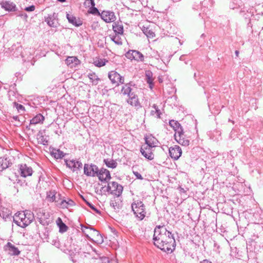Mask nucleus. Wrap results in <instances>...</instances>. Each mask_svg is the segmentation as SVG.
<instances>
[{
	"instance_id": "f257e3e1",
	"label": "nucleus",
	"mask_w": 263,
	"mask_h": 263,
	"mask_svg": "<svg viewBox=\"0 0 263 263\" xmlns=\"http://www.w3.org/2000/svg\"><path fill=\"white\" fill-rule=\"evenodd\" d=\"M153 240L156 247L168 253H172L175 249L176 241L174 235L164 225L155 227Z\"/></svg>"
},
{
	"instance_id": "f03ea898",
	"label": "nucleus",
	"mask_w": 263,
	"mask_h": 263,
	"mask_svg": "<svg viewBox=\"0 0 263 263\" xmlns=\"http://www.w3.org/2000/svg\"><path fill=\"white\" fill-rule=\"evenodd\" d=\"M33 218V214L30 211H19L13 216V222L17 226L25 228L31 223Z\"/></svg>"
},
{
	"instance_id": "7ed1b4c3",
	"label": "nucleus",
	"mask_w": 263,
	"mask_h": 263,
	"mask_svg": "<svg viewBox=\"0 0 263 263\" xmlns=\"http://www.w3.org/2000/svg\"><path fill=\"white\" fill-rule=\"evenodd\" d=\"M132 210L137 218L141 220L145 217L146 211L145 205L141 201H134L132 204Z\"/></svg>"
},
{
	"instance_id": "20e7f679",
	"label": "nucleus",
	"mask_w": 263,
	"mask_h": 263,
	"mask_svg": "<svg viewBox=\"0 0 263 263\" xmlns=\"http://www.w3.org/2000/svg\"><path fill=\"white\" fill-rule=\"evenodd\" d=\"M123 187L122 185L116 181L110 182L108 183L107 191L111 194L114 195L117 197H120L123 192Z\"/></svg>"
},
{
	"instance_id": "39448f33",
	"label": "nucleus",
	"mask_w": 263,
	"mask_h": 263,
	"mask_svg": "<svg viewBox=\"0 0 263 263\" xmlns=\"http://www.w3.org/2000/svg\"><path fill=\"white\" fill-rule=\"evenodd\" d=\"M80 257L93 258V254L96 253V250L90 244L87 243L80 249Z\"/></svg>"
},
{
	"instance_id": "423d86ee",
	"label": "nucleus",
	"mask_w": 263,
	"mask_h": 263,
	"mask_svg": "<svg viewBox=\"0 0 263 263\" xmlns=\"http://www.w3.org/2000/svg\"><path fill=\"white\" fill-rule=\"evenodd\" d=\"M64 251L69 256L70 259L73 263L77 262L79 260L80 257V251L74 245L70 246L69 248L65 249Z\"/></svg>"
},
{
	"instance_id": "0eeeda50",
	"label": "nucleus",
	"mask_w": 263,
	"mask_h": 263,
	"mask_svg": "<svg viewBox=\"0 0 263 263\" xmlns=\"http://www.w3.org/2000/svg\"><path fill=\"white\" fill-rule=\"evenodd\" d=\"M64 162L67 167L70 168L73 172H77L82 168V163L77 160L64 159Z\"/></svg>"
},
{
	"instance_id": "6e6552de",
	"label": "nucleus",
	"mask_w": 263,
	"mask_h": 263,
	"mask_svg": "<svg viewBox=\"0 0 263 263\" xmlns=\"http://www.w3.org/2000/svg\"><path fill=\"white\" fill-rule=\"evenodd\" d=\"M81 230L82 232L86 235V237L90 238L89 234L92 236H96V241L102 242L103 240L99 232L93 228H89L87 227L81 225Z\"/></svg>"
},
{
	"instance_id": "1a4fd4ad",
	"label": "nucleus",
	"mask_w": 263,
	"mask_h": 263,
	"mask_svg": "<svg viewBox=\"0 0 263 263\" xmlns=\"http://www.w3.org/2000/svg\"><path fill=\"white\" fill-rule=\"evenodd\" d=\"M98 167L92 163L85 164L84 165V174L89 177H95L97 175Z\"/></svg>"
},
{
	"instance_id": "9d476101",
	"label": "nucleus",
	"mask_w": 263,
	"mask_h": 263,
	"mask_svg": "<svg viewBox=\"0 0 263 263\" xmlns=\"http://www.w3.org/2000/svg\"><path fill=\"white\" fill-rule=\"evenodd\" d=\"M108 78L112 84L119 86L124 82V78L116 71H111L108 73Z\"/></svg>"
},
{
	"instance_id": "9b49d317",
	"label": "nucleus",
	"mask_w": 263,
	"mask_h": 263,
	"mask_svg": "<svg viewBox=\"0 0 263 263\" xmlns=\"http://www.w3.org/2000/svg\"><path fill=\"white\" fill-rule=\"evenodd\" d=\"M175 139L176 142L182 146H187L190 144V139L184 134L183 129L182 132L174 134Z\"/></svg>"
},
{
	"instance_id": "f8f14e48",
	"label": "nucleus",
	"mask_w": 263,
	"mask_h": 263,
	"mask_svg": "<svg viewBox=\"0 0 263 263\" xmlns=\"http://www.w3.org/2000/svg\"><path fill=\"white\" fill-rule=\"evenodd\" d=\"M101 18L107 23L114 22L116 20V16L113 11L109 10H103L100 13Z\"/></svg>"
},
{
	"instance_id": "ddd939ff",
	"label": "nucleus",
	"mask_w": 263,
	"mask_h": 263,
	"mask_svg": "<svg viewBox=\"0 0 263 263\" xmlns=\"http://www.w3.org/2000/svg\"><path fill=\"white\" fill-rule=\"evenodd\" d=\"M125 56L127 59L131 60H135L140 62L144 61L143 55L137 50H130L126 53Z\"/></svg>"
},
{
	"instance_id": "4468645a",
	"label": "nucleus",
	"mask_w": 263,
	"mask_h": 263,
	"mask_svg": "<svg viewBox=\"0 0 263 263\" xmlns=\"http://www.w3.org/2000/svg\"><path fill=\"white\" fill-rule=\"evenodd\" d=\"M153 148V147H150V146L143 144L141 147L140 152L146 159L152 160L154 158Z\"/></svg>"
},
{
	"instance_id": "2eb2a0df",
	"label": "nucleus",
	"mask_w": 263,
	"mask_h": 263,
	"mask_svg": "<svg viewBox=\"0 0 263 263\" xmlns=\"http://www.w3.org/2000/svg\"><path fill=\"white\" fill-rule=\"evenodd\" d=\"M18 172L20 175L24 178L31 176L33 173L31 167L28 166L26 164H21L18 165Z\"/></svg>"
},
{
	"instance_id": "dca6fc26",
	"label": "nucleus",
	"mask_w": 263,
	"mask_h": 263,
	"mask_svg": "<svg viewBox=\"0 0 263 263\" xmlns=\"http://www.w3.org/2000/svg\"><path fill=\"white\" fill-rule=\"evenodd\" d=\"M168 151L170 157L174 160H177L182 155V149L178 145L170 147Z\"/></svg>"
},
{
	"instance_id": "f3484780",
	"label": "nucleus",
	"mask_w": 263,
	"mask_h": 263,
	"mask_svg": "<svg viewBox=\"0 0 263 263\" xmlns=\"http://www.w3.org/2000/svg\"><path fill=\"white\" fill-rule=\"evenodd\" d=\"M4 249L11 256H18L21 253L18 249L10 242L4 246Z\"/></svg>"
},
{
	"instance_id": "a211bd4d",
	"label": "nucleus",
	"mask_w": 263,
	"mask_h": 263,
	"mask_svg": "<svg viewBox=\"0 0 263 263\" xmlns=\"http://www.w3.org/2000/svg\"><path fill=\"white\" fill-rule=\"evenodd\" d=\"M101 181H107L111 178L110 174L108 170L102 168L98 170L96 175Z\"/></svg>"
},
{
	"instance_id": "6ab92c4d",
	"label": "nucleus",
	"mask_w": 263,
	"mask_h": 263,
	"mask_svg": "<svg viewBox=\"0 0 263 263\" xmlns=\"http://www.w3.org/2000/svg\"><path fill=\"white\" fill-rule=\"evenodd\" d=\"M58 15L55 13L49 14L46 17H45V21L48 26L51 27H56L55 22L58 20Z\"/></svg>"
},
{
	"instance_id": "aec40b11",
	"label": "nucleus",
	"mask_w": 263,
	"mask_h": 263,
	"mask_svg": "<svg viewBox=\"0 0 263 263\" xmlns=\"http://www.w3.org/2000/svg\"><path fill=\"white\" fill-rule=\"evenodd\" d=\"M128 99L127 100V102L132 106H135L138 108L141 107L140 103L139 101L138 96L135 93L130 94L128 97Z\"/></svg>"
},
{
	"instance_id": "412c9836",
	"label": "nucleus",
	"mask_w": 263,
	"mask_h": 263,
	"mask_svg": "<svg viewBox=\"0 0 263 263\" xmlns=\"http://www.w3.org/2000/svg\"><path fill=\"white\" fill-rule=\"evenodd\" d=\"M145 144L144 145L150 146V147H155L157 146L158 140L152 135L146 136L144 137Z\"/></svg>"
},
{
	"instance_id": "4be33fe9",
	"label": "nucleus",
	"mask_w": 263,
	"mask_h": 263,
	"mask_svg": "<svg viewBox=\"0 0 263 263\" xmlns=\"http://www.w3.org/2000/svg\"><path fill=\"white\" fill-rule=\"evenodd\" d=\"M2 8L8 11H15L16 10V5L13 3L9 1H3L1 3Z\"/></svg>"
},
{
	"instance_id": "5701e85b",
	"label": "nucleus",
	"mask_w": 263,
	"mask_h": 263,
	"mask_svg": "<svg viewBox=\"0 0 263 263\" xmlns=\"http://www.w3.org/2000/svg\"><path fill=\"white\" fill-rule=\"evenodd\" d=\"M66 17L69 23L72 24L76 27H79L83 24V22L79 18H77L76 16L69 14H66Z\"/></svg>"
},
{
	"instance_id": "b1692460",
	"label": "nucleus",
	"mask_w": 263,
	"mask_h": 263,
	"mask_svg": "<svg viewBox=\"0 0 263 263\" xmlns=\"http://www.w3.org/2000/svg\"><path fill=\"white\" fill-rule=\"evenodd\" d=\"M65 63L72 68L80 64V61L76 57H68L65 60Z\"/></svg>"
},
{
	"instance_id": "393cba45",
	"label": "nucleus",
	"mask_w": 263,
	"mask_h": 263,
	"mask_svg": "<svg viewBox=\"0 0 263 263\" xmlns=\"http://www.w3.org/2000/svg\"><path fill=\"white\" fill-rule=\"evenodd\" d=\"M110 206L116 211H119L122 206V201L118 197H114L110 202Z\"/></svg>"
},
{
	"instance_id": "a878e982",
	"label": "nucleus",
	"mask_w": 263,
	"mask_h": 263,
	"mask_svg": "<svg viewBox=\"0 0 263 263\" xmlns=\"http://www.w3.org/2000/svg\"><path fill=\"white\" fill-rule=\"evenodd\" d=\"M169 125L175 131V134L182 132L183 129L181 124L177 121L174 120H170Z\"/></svg>"
},
{
	"instance_id": "bb28decb",
	"label": "nucleus",
	"mask_w": 263,
	"mask_h": 263,
	"mask_svg": "<svg viewBox=\"0 0 263 263\" xmlns=\"http://www.w3.org/2000/svg\"><path fill=\"white\" fill-rule=\"evenodd\" d=\"M12 165V163L9 159L7 157H0V171L8 168Z\"/></svg>"
},
{
	"instance_id": "cd10ccee",
	"label": "nucleus",
	"mask_w": 263,
	"mask_h": 263,
	"mask_svg": "<svg viewBox=\"0 0 263 263\" xmlns=\"http://www.w3.org/2000/svg\"><path fill=\"white\" fill-rule=\"evenodd\" d=\"M121 93L123 95H127V97L129 96L130 94L134 93V92L133 91L130 83H127L124 85L121 90Z\"/></svg>"
},
{
	"instance_id": "c85d7f7f",
	"label": "nucleus",
	"mask_w": 263,
	"mask_h": 263,
	"mask_svg": "<svg viewBox=\"0 0 263 263\" xmlns=\"http://www.w3.org/2000/svg\"><path fill=\"white\" fill-rule=\"evenodd\" d=\"M60 207L63 209L68 208L75 205V202L71 199L67 198L61 201L60 203Z\"/></svg>"
},
{
	"instance_id": "c756f323",
	"label": "nucleus",
	"mask_w": 263,
	"mask_h": 263,
	"mask_svg": "<svg viewBox=\"0 0 263 263\" xmlns=\"http://www.w3.org/2000/svg\"><path fill=\"white\" fill-rule=\"evenodd\" d=\"M44 119V117L42 114H39L30 120V124L35 125L39 123H43Z\"/></svg>"
},
{
	"instance_id": "7c9ffc66",
	"label": "nucleus",
	"mask_w": 263,
	"mask_h": 263,
	"mask_svg": "<svg viewBox=\"0 0 263 263\" xmlns=\"http://www.w3.org/2000/svg\"><path fill=\"white\" fill-rule=\"evenodd\" d=\"M112 29L115 34L122 35L123 33V26L118 22H114L112 25Z\"/></svg>"
},
{
	"instance_id": "2f4dec72",
	"label": "nucleus",
	"mask_w": 263,
	"mask_h": 263,
	"mask_svg": "<svg viewBox=\"0 0 263 263\" xmlns=\"http://www.w3.org/2000/svg\"><path fill=\"white\" fill-rule=\"evenodd\" d=\"M51 155L55 159H61L63 158L65 154L59 149L52 148L51 151Z\"/></svg>"
},
{
	"instance_id": "473e14b6",
	"label": "nucleus",
	"mask_w": 263,
	"mask_h": 263,
	"mask_svg": "<svg viewBox=\"0 0 263 263\" xmlns=\"http://www.w3.org/2000/svg\"><path fill=\"white\" fill-rule=\"evenodd\" d=\"M103 162L106 166L109 168L114 169L117 166V162L114 159L109 158L104 159Z\"/></svg>"
},
{
	"instance_id": "72a5a7b5",
	"label": "nucleus",
	"mask_w": 263,
	"mask_h": 263,
	"mask_svg": "<svg viewBox=\"0 0 263 263\" xmlns=\"http://www.w3.org/2000/svg\"><path fill=\"white\" fill-rule=\"evenodd\" d=\"M11 215L10 211L6 208H0V216L4 219H6Z\"/></svg>"
},
{
	"instance_id": "f704fd0d",
	"label": "nucleus",
	"mask_w": 263,
	"mask_h": 263,
	"mask_svg": "<svg viewBox=\"0 0 263 263\" xmlns=\"http://www.w3.org/2000/svg\"><path fill=\"white\" fill-rule=\"evenodd\" d=\"M121 34H115L114 35H109V37L110 40L113 41L116 44L121 45L122 44V40L120 37Z\"/></svg>"
},
{
	"instance_id": "c9c22d12",
	"label": "nucleus",
	"mask_w": 263,
	"mask_h": 263,
	"mask_svg": "<svg viewBox=\"0 0 263 263\" xmlns=\"http://www.w3.org/2000/svg\"><path fill=\"white\" fill-rule=\"evenodd\" d=\"M37 139L40 144H43V145H48V141L46 137L43 135L42 133L41 132H40L37 135Z\"/></svg>"
},
{
	"instance_id": "e433bc0d",
	"label": "nucleus",
	"mask_w": 263,
	"mask_h": 263,
	"mask_svg": "<svg viewBox=\"0 0 263 263\" xmlns=\"http://www.w3.org/2000/svg\"><path fill=\"white\" fill-rule=\"evenodd\" d=\"M57 192L54 190H51L47 192V199L50 202L55 201V195Z\"/></svg>"
},
{
	"instance_id": "4c0bfd02",
	"label": "nucleus",
	"mask_w": 263,
	"mask_h": 263,
	"mask_svg": "<svg viewBox=\"0 0 263 263\" xmlns=\"http://www.w3.org/2000/svg\"><path fill=\"white\" fill-rule=\"evenodd\" d=\"M108 61L105 59H97L93 61V64L98 67L104 66Z\"/></svg>"
},
{
	"instance_id": "58836bf2",
	"label": "nucleus",
	"mask_w": 263,
	"mask_h": 263,
	"mask_svg": "<svg viewBox=\"0 0 263 263\" xmlns=\"http://www.w3.org/2000/svg\"><path fill=\"white\" fill-rule=\"evenodd\" d=\"M57 223L59 226L60 232H65L67 230V229H68L67 226L62 222V221L60 218H58Z\"/></svg>"
},
{
	"instance_id": "ea45409f",
	"label": "nucleus",
	"mask_w": 263,
	"mask_h": 263,
	"mask_svg": "<svg viewBox=\"0 0 263 263\" xmlns=\"http://www.w3.org/2000/svg\"><path fill=\"white\" fill-rule=\"evenodd\" d=\"M146 76L147 78V82L148 83L149 87L151 89H152L154 84L153 83V79L152 78V73L151 72H148L146 74Z\"/></svg>"
},
{
	"instance_id": "a19ab883",
	"label": "nucleus",
	"mask_w": 263,
	"mask_h": 263,
	"mask_svg": "<svg viewBox=\"0 0 263 263\" xmlns=\"http://www.w3.org/2000/svg\"><path fill=\"white\" fill-rule=\"evenodd\" d=\"M143 31L148 37L153 38L155 36V33L148 28H144Z\"/></svg>"
},
{
	"instance_id": "79ce46f5",
	"label": "nucleus",
	"mask_w": 263,
	"mask_h": 263,
	"mask_svg": "<svg viewBox=\"0 0 263 263\" xmlns=\"http://www.w3.org/2000/svg\"><path fill=\"white\" fill-rule=\"evenodd\" d=\"M14 106L16 108L18 112H24L25 111V107L22 105L17 103L16 102H13Z\"/></svg>"
},
{
	"instance_id": "37998d69",
	"label": "nucleus",
	"mask_w": 263,
	"mask_h": 263,
	"mask_svg": "<svg viewBox=\"0 0 263 263\" xmlns=\"http://www.w3.org/2000/svg\"><path fill=\"white\" fill-rule=\"evenodd\" d=\"M89 12L91 14H95V15H99L100 16V12L99 11V10L98 9V8H97L96 7H91L90 9H89Z\"/></svg>"
},
{
	"instance_id": "c03bdc74",
	"label": "nucleus",
	"mask_w": 263,
	"mask_h": 263,
	"mask_svg": "<svg viewBox=\"0 0 263 263\" xmlns=\"http://www.w3.org/2000/svg\"><path fill=\"white\" fill-rule=\"evenodd\" d=\"M153 107L155 109V112H156L157 118H160L161 112L158 107L157 106V105L153 104Z\"/></svg>"
},
{
	"instance_id": "a18cd8bd",
	"label": "nucleus",
	"mask_w": 263,
	"mask_h": 263,
	"mask_svg": "<svg viewBox=\"0 0 263 263\" xmlns=\"http://www.w3.org/2000/svg\"><path fill=\"white\" fill-rule=\"evenodd\" d=\"M87 204L96 213L99 214H101V212L98 209H97L95 205L88 202H87Z\"/></svg>"
},
{
	"instance_id": "49530a36",
	"label": "nucleus",
	"mask_w": 263,
	"mask_h": 263,
	"mask_svg": "<svg viewBox=\"0 0 263 263\" xmlns=\"http://www.w3.org/2000/svg\"><path fill=\"white\" fill-rule=\"evenodd\" d=\"M25 10L27 11H33L35 10V6L33 5L26 7Z\"/></svg>"
},
{
	"instance_id": "de8ad7c7",
	"label": "nucleus",
	"mask_w": 263,
	"mask_h": 263,
	"mask_svg": "<svg viewBox=\"0 0 263 263\" xmlns=\"http://www.w3.org/2000/svg\"><path fill=\"white\" fill-rule=\"evenodd\" d=\"M133 173L137 179H141V180L143 179V177H142V175L138 172L134 171Z\"/></svg>"
},
{
	"instance_id": "09e8293b",
	"label": "nucleus",
	"mask_w": 263,
	"mask_h": 263,
	"mask_svg": "<svg viewBox=\"0 0 263 263\" xmlns=\"http://www.w3.org/2000/svg\"><path fill=\"white\" fill-rule=\"evenodd\" d=\"M230 7L232 9H237L239 7V5L237 3L234 4V3H233L230 4Z\"/></svg>"
},
{
	"instance_id": "8fccbe9b",
	"label": "nucleus",
	"mask_w": 263,
	"mask_h": 263,
	"mask_svg": "<svg viewBox=\"0 0 263 263\" xmlns=\"http://www.w3.org/2000/svg\"><path fill=\"white\" fill-rule=\"evenodd\" d=\"M95 77H96V76H95V74H89V79H90V80H91L92 82L93 81V80H94L95 79L97 80V79L95 78Z\"/></svg>"
},
{
	"instance_id": "3c124183",
	"label": "nucleus",
	"mask_w": 263,
	"mask_h": 263,
	"mask_svg": "<svg viewBox=\"0 0 263 263\" xmlns=\"http://www.w3.org/2000/svg\"><path fill=\"white\" fill-rule=\"evenodd\" d=\"M200 263H212V262L208 259H204L200 261Z\"/></svg>"
},
{
	"instance_id": "603ef678",
	"label": "nucleus",
	"mask_w": 263,
	"mask_h": 263,
	"mask_svg": "<svg viewBox=\"0 0 263 263\" xmlns=\"http://www.w3.org/2000/svg\"><path fill=\"white\" fill-rule=\"evenodd\" d=\"M91 7H95V3L94 0H90Z\"/></svg>"
},
{
	"instance_id": "864d4df0",
	"label": "nucleus",
	"mask_w": 263,
	"mask_h": 263,
	"mask_svg": "<svg viewBox=\"0 0 263 263\" xmlns=\"http://www.w3.org/2000/svg\"><path fill=\"white\" fill-rule=\"evenodd\" d=\"M13 119L15 121H18V117L17 116H15L12 117Z\"/></svg>"
},
{
	"instance_id": "5fc2aeb1",
	"label": "nucleus",
	"mask_w": 263,
	"mask_h": 263,
	"mask_svg": "<svg viewBox=\"0 0 263 263\" xmlns=\"http://www.w3.org/2000/svg\"><path fill=\"white\" fill-rule=\"evenodd\" d=\"M150 114L152 116H154L156 114V112H155V110H151V111L150 112Z\"/></svg>"
},
{
	"instance_id": "6e6d98bb",
	"label": "nucleus",
	"mask_w": 263,
	"mask_h": 263,
	"mask_svg": "<svg viewBox=\"0 0 263 263\" xmlns=\"http://www.w3.org/2000/svg\"><path fill=\"white\" fill-rule=\"evenodd\" d=\"M235 53L237 57H238V55H239V51L238 50H236L235 52Z\"/></svg>"
},
{
	"instance_id": "4d7b16f0",
	"label": "nucleus",
	"mask_w": 263,
	"mask_h": 263,
	"mask_svg": "<svg viewBox=\"0 0 263 263\" xmlns=\"http://www.w3.org/2000/svg\"><path fill=\"white\" fill-rule=\"evenodd\" d=\"M56 247H59V242H55L54 244Z\"/></svg>"
},
{
	"instance_id": "13d9d810",
	"label": "nucleus",
	"mask_w": 263,
	"mask_h": 263,
	"mask_svg": "<svg viewBox=\"0 0 263 263\" xmlns=\"http://www.w3.org/2000/svg\"><path fill=\"white\" fill-rule=\"evenodd\" d=\"M58 1L60 2H64L66 1V0H58Z\"/></svg>"
},
{
	"instance_id": "bf43d9fd",
	"label": "nucleus",
	"mask_w": 263,
	"mask_h": 263,
	"mask_svg": "<svg viewBox=\"0 0 263 263\" xmlns=\"http://www.w3.org/2000/svg\"><path fill=\"white\" fill-rule=\"evenodd\" d=\"M172 1H173L174 2H177L180 1V0H172Z\"/></svg>"
}]
</instances>
